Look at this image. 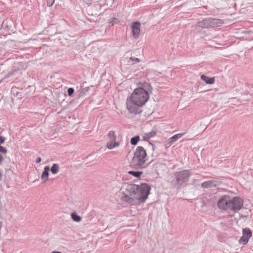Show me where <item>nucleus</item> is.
I'll use <instances>...</instances> for the list:
<instances>
[{
  "instance_id": "obj_15",
  "label": "nucleus",
  "mask_w": 253,
  "mask_h": 253,
  "mask_svg": "<svg viewBox=\"0 0 253 253\" xmlns=\"http://www.w3.org/2000/svg\"><path fill=\"white\" fill-rule=\"evenodd\" d=\"M126 62L128 65H133L135 64L138 63L140 62V60L136 57H130L128 58H126Z\"/></svg>"
},
{
  "instance_id": "obj_27",
  "label": "nucleus",
  "mask_w": 253,
  "mask_h": 253,
  "mask_svg": "<svg viewBox=\"0 0 253 253\" xmlns=\"http://www.w3.org/2000/svg\"><path fill=\"white\" fill-rule=\"evenodd\" d=\"M41 162V158L40 157H38L36 159V162L39 163Z\"/></svg>"
},
{
  "instance_id": "obj_8",
  "label": "nucleus",
  "mask_w": 253,
  "mask_h": 253,
  "mask_svg": "<svg viewBox=\"0 0 253 253\" xmlns=\"http://www.w3.org/2000/svg\"><path fill=\"white\" fill-rule=\"evenodd\" d=\"M217 206L222 210H230V197L227 195L221 197L217 202Z\"/></svg>"
},
{
  "instance_id": "obj_3",
  "label": "nucleus",
  "mask_w": 253,
  "mask_h": 253,
  "mask_svg": "<svg viewBox=\"0 0 253 253\" xmlns=\"http://www.w3.org/2000/svg\"><path fill=\"white\" fill-rule=\"evenodd\" d=\"M146 151L142 146H138L134 152V156L130 162V166L135 169L146 168L148 164Z\"/></svg>"
},
{
  "instance_id": "obj_10",
  "label": "nucleus",
  "mask_w": 253,
  "mask_h": 253,
  "mask_svg": "<svg viewBox=\"0 0 253 253\" xmlns=\"http://www.w3.org/2000/svg\"><path fill=\"white\" fill-rule=\"evenodd\" d=\"M140 23L138 22H134L131 26L132 35L135 38H137L140 31Z\"/></svg>"
},
{
  "instance_id": "obj_16",
  "label": "nucleus",
  "mask_w": 253,
  "mask_h": 253,
  "mask_svg": "<svg viewBox=\"0 0 253 253\" xmlns=\"http://www.w3.org/2000/svg\"><path fill=\"white\" fill-rule=\"evenodd\" d=\"M59 169V167L58 165L57 164H54L51 168V172L53 174H55L58 172Z\"/></svg>"
},
{
  "instance_id": "obj_25",
  "label": "nucleus",
  "mask_w": 253,
  "mask_h": 253,
  "mask_svg": "<svg viewBox=\"0 0 253 253\" xmlns=\"http://www.w3.org/2000/svg\"><path fill=\"white\" fill-rule=\"evenodd\" d=\"M54 2V0H47V5L48 6H51Z\"/></svg>"
},
{
  "instance_id": "obj_14",
  "label": "nucleus",
  "mask_w": 253,
  "mask_h": 253,
  "mask_svg": "<svg viewBox=\"0 0 253 253\" xmlns=\"http://www.w3.org/2000/svg\"><path fill=\"white\" fill-rule=\"evenodd\" d=\"M201 79L205 82L207 84H212L214 83V78H209L204 75L201 76Z\"/></svg>"
},
{
  "instance_id": "obj_28",
  "label": "nucleus",
  "mask_w": 253,
  "mask_h": 253,
  "mask_svg": "<svg viewBox=\"0 0 253 253\" xmlns=\"http://www.w3.org/2000/svg\"><path fill=\"white\" fill-rule=\"evenodd\" d=\"M3 160V157L2 155L0 154V164L2 162Z\"/></svg>"
},
{
  "instance_id": "obj_23",
  "label": "nucleus",
  "mask_w": 253,
  "mask_h": 253,
  "mask_svg": "<svg viewBox=\"0 0 253 253\" xmlns=\"http://www.w3.org/2000/svg\"><path fill=\"white\" fill-rule=\"evenodd\" d=\"M74 92V89L73 88L70 87L68 89V94L69 96H71L73 95Z\"/></svg>"
},
{
  "instance_id": "obj_19",
  "label": "nucleus",
  "mask_w": 253,
  "mask_h": 253,
  "mask_svg": "<svg viewBox=\"0 0 253 253\" xmlns=\"http://www.w3.org/2000/svg\"><path fill=\"white\" fill-rule=\"evenodd\" d=\"M71 216L72 219L76 222H80L81 220V217L75 213H72Z\"/></svg>"
},
{
  "instance_id": "obj_31",
  "label": "nucleus",
  "mask_w": 253,
  "mask_h": 253,
  "mask_svg": "<svg viewBox=\"0 0 253 253\" xmlns=\"http://www.w3.org/2000/svg\"><path fill=\"white\" fill-rule=\"evenodd\" d=\"M52 253H61V252H56V251H54V252H52Z\"/></svg>"
},
{
  "instance_id": "obj_21",
  "label": "nucleus",
  "mask_w": 253,
  "mask_h": 253,
  "mask_svg": "<svg viewBox=\"0 0 253 253\" xmlns=\"http://www.w3.org/2000/svg\"><path fill=\"white\" fill-rule=\"evenodd\" d=\"M119 22V20L116 18H111L109 20V23L112 24V25H114L115 24H117Z\"/></svg>"
},
{
  "instance_id": "obj_22",
  "label": "nucleus",
  "mask_w": 253,
  "mask_h": 253,
  "mask_svg": "<svg viewBox=\"0 0 253 253\" xmlns=\"http://www.w3.org/2000/svg\"><path fill=\"white\" fill-rule=\"evenodd\" d=\"M87 89L86 88H83L79 94V97H82L85 95V93L87 91Z\"/></svg>"
},
{
  "instance_id": "obj_9",
  "label": "nucleus",
  "mask_w": 253,
  "mask_h": 253,
  "mask_svg": "<svg viewBox=\"0 0 253 253\" xmlns=\"http://www.w3.org/2000/svg\"><path fill=\"white\" fill-rule=\"evenodd\" d=\"M243 235L240 240V243L245 245L249 241V239L252 236V232L249 229L245 228L242 230Z\"/></svg>"
},
{
  "instance_id": "obj_6",
  "label": "nucleus",
  "mask_w": 253,
  "mask_h": 253,
  "mask_svg": "<svg viewBox=\"0 0 253 253\" xmlns=\"http://www.w3.org/2000/svg\"><path fill=\"white\" fill-rule=\"evenodd\" d=\"M243 205L242 199L239 197L230 198V210L236 211L240 210Z\"/></svg>"
},
{
  "instance_id": "obj_13",
  "label": "nucleus",
  "mask_w": 253,
  "mask_h": 253,
  "mask_svg": "<svg viewBox=\"0 0 253 253\" xmlns=\"http://www.w3.org/2000/svg\"><path fill=\"white\" fill-rule=\"evenodd\" d=\"M49 170V167L48 166H46L44 168V171L42 172V173L41 176V179L45 182L48 179V171Z\"/></svg>"
},
{
  "instance_id": "obj_18",
  "label": "nucleus",
  "mask_w": 253,
  "mask_h": 253,
  "mask_svg": "<svg viewBox=\"0 0 253 253\" xmlns=\"http://www.w3.org/2000/svg\"><path fill=\"white\" fill-rule=\"evenodd\" d=\"M139 140V136L138 135L135 136L130 139V143L133 145L137 144L138 141Z\"/></svg>"
},
{
  "instance_id": "obj_24",
  "label": "nucleus",
  "mask_w": 253,
  "mask_h": 253,
  "mask_svg": "<svg viewBox=\"0 0 253 253\" xmlns=\"http://www.w3.org/2000/svg\"><path fill=\"white\" fill-rule=\"evenodd\" d=\"M0 152L3 154H6L7 153V150L5 148L0 145Z\"/></svg>"
},
{
  "instance_id": "obj_1",
  "label": "nucleus",
  "mask_w": 253,
  "mask_h": 253,
  "mask_svg": "<svg viewBox=\"0 0 253 253\" xmlns=\"http://www.w3.org/2000/svg\"><path fill=\"white\" fill-rule=\"evenodd\" d=\"M150 88V85L145 83L142 87L135 88L130 96L127 97L126 106L129 113L137 114L142 112V107L149 98L148 91Z\"/></svg>"
},
{
  "instance_id": "obj_4",
  "label": "nucleus",
  "mask_w": 253,
  "mask_h": 253,
  "mask_svg": "<svg viewBox=\"0 0 253 253\" xmlns=\"http://www.w3.org/2000/svg\"><path fill=\"white\" fill-rule=\"evenodd\" d=\"M221 24V20L218 19H205L197 23L195 26V29L198 30L199 28H211L215 27Z\"/></svg>"
},
{
  "instance_id": "obj_26",
  "label": "nucleus",
  "mask_w": 253,
  "mask_h": 253,
  "mask_svg": "<svg viewBox=\"0 0 253 253\" xmlns=\"http://www.w3.org/2000/svg\"><path fill=\"white\" fill-rule=\"evenodd\" d=\"M5 140V138L1 136H0V145L3 143Z\"/></svg>"
},
{
  "instance_id": "obj_7",
  "label": "nucleus",
  "mask_w": 253,
  "mask_h": 253,
  "mask_svg": "<svg viewBox=\"0 0 253 253\" xmlns=\"http://www.w3.org/2000/svg\"><path fill=\"white\" fill-rule=\"evenodd\" d=\"M109 139V141L107 143L106 147L109 149H112L114 148L118 147L120 145L118 142L116 141V135L113 131H110L108 134Z\"/></svg>"
},
{
  "instance_id": "obj_32",
  "label": "nucleus",
  "mask_w": 253,
  "mask_h": 253,
  "mask_svg": "<svg viewBox=\"0 0 253 253\" xmlns=\"http://www.w3.org/2000/svg\"><path fill=\"white\" fill-rule=\"evenodd\" d=\"M205 196H209V197H210V195L206 194Z\"/></svg>"
},
{
  "instance_id": "obj_29",
  "label": "nucleus",
  "mask_w": 253,
  "mask_h": 253,
  "mask_svg": "<svg viewBox=\"0 0 253 253\" xmlns=\"http://www.w3.org/2000/svg\"><path fill=\"white\" fill-rule=\"evenodd\" d=\"M2 178V172L0 170V181L1 180Z\"/></svg>"
},
{
  "instance_id": "obj_11",
  "label": "nucleus",
  "mask_w": 253,
  "mask_h": 253,
  "mask_svg": "<svg viewBox=\"0 0 253 253\" xmlns=\"http://www.w3.org/2000/svg\"><path fill=\"white\" fill-rule=\"evenodd\" d=\"M220 182L216 180H209L202 183V187L205 188L214 187L219 185Z\"/></svg>"
},
{
  "instance_id": "obj_2",
  "label": "nucleus",
  "mask_w": 253,
  "mask_h": 253,
  "mask_svg": "<svg viewBox=\"0 0 253 253\" xmlns=\"http://www.w3.org/2000/svg\"><path fill=\"white\" fill-rule=\"evenodd\" d=\"M150 189V187L146 183H143L140 185L131 184L127 186L126 191L132 198L135 199L140 202H144L147 198Z\"/></svg>"
},
{
  "instance_id": "obj_17",
  "label": "nucleus",
  "mask_w": 253,
  "mask_h": 253,
  "mask_svg": "<svg viewBox=\"0 0 253 253\" xmlns=\"http://www.w3.org/2000/svg\"><path fill=\"white\" fill-rule=\"evenodd\" d=\"M128 173L133 175L135 177L138 178L140 177L141 174L143 173L141 171H128Z\"/></svg>"
},
{
  "instance_id": "obj_20",
  "label": "nucleus",
  "mask_w": 253,
  "mask_h": 253,
  "mask_svg": "<svg viewBox=\"0 0 253 253\" xmlns=\"http://www.w3.org/2000/svg\"><path fill=\"white\" fill-rule=\"evenodd\" d=\"M156 135V132L155 131H152L148 133H146L144 137V139L147 138L149 139L150 138L153 136H154Z\"/></svg>"
},
{
  "instance_id": "obj_5",
  "label": "nucleus",
  "mask_w": 253,
  "mask_h": 253,
  "mask_svg": "<svg viewBox=\"0 0 253 253\" xmlns=\"http://www.w3.org/2000/svg\"><path fill=\"white\" fill-rule=\"evenodd\" d=\"M191 174L188 170H183L175 173L174 180L178 185L181 186L184 183L187 181Z\"/></svg>"
},
{
  "instance_id": "obj_12",
  "label": "nucleus",
  "mask_w": 253,
  "mask_h": 253,
  "mask_svg": "<svg viewBox=\"0 0 253 253\" xmlns=\"http://www.w3.org/2000/svg\"><path fill=\"white\" fill-rule=\"evenodd\" d=\"M186 132L181 133H178L171 137L168 140V144L169 145V146L171 145L173 143L180 138Z\"/></svg>"
},
{
  "instance_id": "obj_30",
  "label": "nucleus",
  "mask_w": 253,
  "mask_h": 253,
  "mask_svg": "<svg viewBox=\"0 0 253 253\" xmlns=\"http://www.w3.org/2000/svg\"><path fill=\"white\" fill-rule=\"evenodd\" d=\"M129 197L128 196H126L125 197V200L126 201H128Z\"/></svg>"
}]
</instances>
